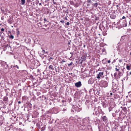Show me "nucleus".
<instances>
[{
    "mask_svg": "<svg viewBox=\"0 0 131 131\" xmlns=\"http://www.w3.org/2000/svg\"><path fill=\"white\" fill-rule=\"evenodd\" d=\"M70 118V119L72 120L74 122L77 123H79L81 120V119L79 118H78L77 116H75L74 117H71Z\"/></svg>",
    "mask_w": 131,
    "mask_h": 131,
    "instance_id": "1",
    "label": "nucleus"
},
{
    "mask_svg": "<svg viewBox=\"0 0 131 131\" xmlns=\"http://www.w3.org/2000/svg\"><path fill=\"white\" fill-rule=\"evenodd\" d=\"M117 73L116 72H115L114 74V76L115 78L118 79L120 78V77L122 76L123 74L121 72L118 71L117 75Z\"/></svg>",
    "mask_w": 131,
    "mask_h": 131,
    "instance_id": "2",
    "label": "nucleus"
},
{
    "mask_svg": "<svg viewBox=\"0 0 131 131\" xmlns=\"http://www.w3.org/2000/svg\"><path fill=\"white\" fill-rule=\"evenodd\" d=\"M83 122L84 123V125H86L88 124L89 122V117H86L83 119Z\"/></svg>",
    "mask_w": 131,
    "mask_h": 131,
    "instance_id": "3",
    "label": "nucleus"
},
{
    "mask_svg": "<svg viewBox=\"0 0 131 131\" xmlns=\"http://www.w3.org/2000/svg\"><path fill=\"white\" fill-rule=\"evenodd\" d=\"M104 72H99V73L97 74L96 78L100 79L101 78H103V74Z\"/></svg>",
    "mask_w": 131,
    "mask_h": 131,
    "instance_id": "4",
    "label": "nucleus"
},
{
    "mask_svg": "<svg viewBox=\"0 0 131 131\" xmlns=\"http://www.w3.org/2000/svg\"><path fill=\"white\" fill-rule=\"evenodd\" d=\"M107 85V84L105 81L102 82L100 84L101 86L102 87H106Z\"/></svg>",
    "mask_w": 131,
    "mask_h": 131,
    "instance_id": "5",
    "label": "nucleus"
},
{
    "mask_svg": "<svg viewBox=\"0 0 131 131\" xmlns=\"http://www.w3.org/2000/svg\"><path fill=\"white\" fill-rule=\"evenodd\" d=\"M75 86L78 88L80 87L82 85L81 82L80 81L75 83Z\"/></svg>",
    "mask_w": 131,
    "mask_h": 131,
    "instance_id": "6",
    "label": "nucleus"
},
{
    "mask_svg": "<svg viewBox=\"0 0 131 131\" xmlns=\"http://www.w3.org/2000/svg\"><path fill=\"white\" fill-rule=\"evenodd\" d=\"M73 109L75 111L77 112H79L82 110L81 108H79L77 106L75 107Z\"/></svg>",
    "mask_w": 131,
    "mask_h": 131,
    "instance_id": "7",
    "label": "nucleus"
},
{
    "mask_svg": "<svg viewBox=\"0 0 131 131\" xmlns=\"http://www.w3.org/2000/svg\"><path fill=\"white\" fill-rule=\"evenodd\" d=\"M101 118L103 121L105 122L107 121V118L106 116H102Z\"/></svg>",
    "mask_w": 131,
    "mask_h": 131,
    "instance_id": "8",
    "label": "nucleus"
},
{
    "mask_svg": "<svg viewBox=\"0 0 131 131\" xmlns=\"http://www.w3.org/2000/svg\"><path fill=\"white\" fill-rule=\"evenodd\" d=\"M94 82V81L93 79L91 78H90L88 81V83L89 84H93Z\"/></svg>",
    "mask_w": 131,
    "mask_h": 131,
    "instance_id": "9",
    "label": "nucleus"
},
{
    "mask_svg": "<svg viewBox=\"0 0 131 131\" xmlns=\"http://www.w3.org/2000/svg\"><path fill=\"white\" fill-rule=\"evenodd\" d=\"M121 45L120 43H118L117 46V48L118 50H120L121 49Z\"/></svg>",
    "mask_w": 131,
    "mask_h": 131,
    "instance_id": "10",
    "label": "nucleus"
},
{
    "mask_svg": "<svg viewBox=\"0 0 131 131\" xmlns=\"http://www.w3.org/2000/svg\"><path fill=\"white\" fill-rule=\"evenodd\" d=\"M116 67L115 68V70L116 71H119V70L120 69V68L119 67H118L117 66H116Z\"/></svg>",
    "mask_w": 131,
    "mask_h": 131,
    "instance_id": "11",
    "label": "nucleus"
},
{
    "mask_svg": "<svg viewBox=\"0 0 131 131\" xmlns=\"http://www.w3.org/2000/svg\"><path fill=\"white\" fill-rule=\"evenodd\" d=\"M49 69H51L52 70H54V69L52 65H50L49 67Z\"/></svg>",
    "mask_w": 131,
    "mask_h": 131,
    "instance_id": "12",
    "label": "nucleus"
},
{
    "mask_svg": "<svg viewBox=\"0 0 131 131\" xmlns=\"http://www.w3.org/2000/svg\"><path fill=\"white\" fill-rule=\"evenodd\" d=\"M126 68L128 70H130L131 69L130 66L128 65L126 66Z\"/></svg>",
    "mask_w": 131,
    "mask_h": 131,
    "instance_id": "13",
    "label": "nucleus"
},
{
    "mask_svg": "<svg viewBox=\"0 0 131 131\" xmlns=\"http://www.w3.org/2000/svg\"><path fill=\"white\" fill-rule=\"evenodd\" d=\"M21 3L22 5H24L25 4V0H21Z\"/></svg>",
    "mask_w": 131,
    "mask_h": 131,
    "instance_id": "14",
    "label": "nucleus"
},
{
    "mask_svg": "<svg viewBox=\"0 0 131 131\" xmlns=\"http://www.w3.org/2000/svg\"><path fill=\"white\" fill-rule=\"evenodd\" d=\"M117 85H116V84H115V85H114H114L113 86V88L114 89H116L117 88Z\"/></svg>",
    "mask_w": 131,
    "mask_h": 131,
    "instance_id": "15",
    "label": "nucleus"
},
{
    "mask_svg": "<svg viewBox=\"0 0 131 131\" xmlns=\"http://www.w3.org/2000/svg\"><path fill=\"white\" fill-rule=\"evenodd\" d=\"M81 59H82V61H84L85 60V57L82 56L81 57Z\"/></svg>",
    "mask_w": 131,
    "mask_h": 131,
    "instance_id": "16",
    "label": "nucleus"
},
{
    "mask_svg": "<svg viewBox=\"0 0 131 131\" xmlns=\"http://www.w3.org/2000/svg\"><path fill=\"white\" fill-rule=\"evenodd\" d=\"M14 38V37L12 35H11L10 36H9V38H10V39H13Z\"/></svg>",
    "mask_w": 131,
    "mask_h": 131,
    "instance_id": "17",
    "label": "nucleus"
},
{
    "mask_svg": "<svg viewBox=\"0 0 131 131\" xmlns=\"http://www.w3.org/2000/svg\"><path fill=\"white\" fill-rule=\"evenodd\" d=\"M111 17L113 19L115 18V16L114 15H113V17H112V15L111 16Z\"/></svg>",
    "mask_w": 131,
    "mask_h": 131,
    "instance_id": "18",
    "label": "nucleus"
},
{
    "mask_svg": "<svg viewBox=\"0 0 131 131\" xmlns=\"http://www.w3.org/2000/svg\"><path fill=\"white\" fill-rule=\"evenodd\" d=\"M13 67H16L18 69H19V67L17 65L14 66Z\"/></svg>",
    "mask_w": 131,
    "mask_h": 131,
    "instance_id": "19",
    "label": "nucleus"
},
{
    "mask_svg": "<svg viewBox=\"0 0 131 131\" xmlns=\"http://www.w3.org/2000/svg\"><path fill=\"white\" fill-rule=\"evenodd\" d=\"M60 22H61L63 23H64V21L63 20H62L60 21Z\"/></svg>",
    "mask_w": 131,
    "mask_h": 131,
    "instance_id": "20",
    "label": "nucleus"
},
{
    "mask_svg": "<svg viewBox=\"0 0 131 131\" xmlns=\"http://www.w3.org/2000/svg\"><path fill=\"white\" fill-rule=\"evenodd\" d=\"M67 110V108H64L63 110V111H65Z\"/></svg>",
    "mask_w": 131,
    "mask_h": 131,
    "instance_id": "21",
    "label": "nucleus"
},
{
    "mask_svg": "<svg viewBox=\"0 0 131 131\" xmlns=\"http://www.w3.org/2000/svg\"><path fill=\"white\" fill-rule=\"evenodd\" d=\"M4 28H2L1 29V31H4Z\"/></svg>",
    "mask_w": 131,
    "mask_h": 131,
    "instance_id": "22",
    "label": "nucleus"
},
{
    "mask_svg": "<svg viewBox=\"0 0 131 131\" xmlns=\"http://www.w3.org/2000/svg\"><path fill=\"white\" fill-rule=\"evenodd\" d=\"M122 62V60L121 59H120V60H119V63H121V62Z\"/></svg>",
    "mask_w": 131,
    "mask_h": 131,
    "instance_id": "23",
    "label": "nucleus"
},
{
    "mask_svg": "<svg viewBox=\"0 0 131 131\" xmlns=\"http://www.w3.org/2000/svg\"><path fill=\"white\" fill-rule=\"evenodd\" d=\"M72 62L70 64H68V66H70L71 65H72Z\"/></svg>",
    "mask_w": 131,
    "mask_h": 131,
    "instance_id": "24",
    "label": "nucleus"
},
{
    "mask_svg": "<svg viewBox=\"0 0 131 131\" xmlns=\"http://www.w3.org/2000/svg\"><path fill=\"white\" fill-rule=\"evenodd\" d=\"M125 17L124 16H123L122 17V18L121 19H121H125Z\"/></svg>",
    "mask_w": 131,
    "mask_h": 131,
    "instance_id": "25",
    "label": "nucleus"
},
{
    "mask_svg": "<svg viewBox=\"0 0 131 131\" xmlns=\"http://www.w3.org/2000/svg\"><path fill=\"white\" fill-rule=\"evenodd\" d=\"M69 23L68 22H67L66 23V24L67 25H69Z\"/></svg>",
    "mask_w": 131,
    "mask_h": 131,
    "instance_id": "26",
    "label": "nucleus"
},
{
    "mask_svg": "<svg viewBox=\"0 0 131 131\" xmlns=\"http://www.w3.org/2000/svg\"><path fill=\"white\" fill-rule=\"evenodd\" d=\"M102 51L103 52H105V49H102Z\"/></svg>",
    "mask_w": 131,
    "mask_h": 131,
    "instance_id": "27",
    "label": "nucleus"
},
{
    "mask_svg": "<svg viewBox=\"0 0 131 131\" xmlns=\"http://www.w3.org/2000/svg\"><path fill=\"white\" fill-rule=\"evenodd\" d=\"M64 19L66 20H67V18L66 17H65L64 18Z\"/></svg>",
    "mask_w": 131,
    "mask_h": 131,
    "instance_id": "28",
    "label": "nucleus"
},
{
    "mask_svg": "<svg viewBox=\"0 0 131 131\" xmlns=\"http://www.w3.org/2000/svg\"><path fill=\"white\" fill-rule=\"evenodd\" d=\"M62 62H65V61L64 60H62Z\"/></svg>",
    "mask_w": 131,
    "mask_h": 131,
    "instance_id": "29",
    "label": "nucleus"
},
{
    "mask_svg": "<svg viewBox=\"0 0 131 131\" xmlns=\"http://www.w3.org/2000/svg\"><path fill=\"white\" fill-rule=\"evenodd\" d=\"M111 61H110V60H108V61H107V62L108 63H110V62Z\"/></svg>",
    "mask_w": 131,
    "mask_h": 131,
    "instance_id": "30",
    "label": "nucleus"
},
{
    "mask_svg": "<svg viewBox=\"0 0 131 131\" xmlns=\"http://www.w3.org/2000/svg\"><path fill=\"white\" fill-rule=\"evenodd\" d=\"M4 100L5 101H7V99L5 98H4Z\"/></svg>",
    "mask_w": 131,
    "mask_h": 131,
    "instance_id": "31",
    "label": "nucleus"
},
{
    "mask_svg": "<svg viewBox=\"0 0 131 131\" xmlns=\"http://www.w3.org/2000/svg\"><path fill=\"white\" fill-rule=\"evenodd\" d=\"M44 20L45 21H47V20H46V18H45L44 19Z\"/></svg>",
    "mask_w": 131,
    "mask_h": 131,
    "instance_id": "32",
    "label": "nucleus"
},
{
    "mask_svg": "<svg viewBox=\"0 0 131 131\" xmlns=\"http://www.w3.org/2000/svg\"><path fill=\"white\" fill-rule=\"evenodd\" d=\"M19 131H22L21 129H19Z\"/></svg>",
    "mask_w": 131,
    "mask_h": 131,
    "instance_id": "33",
    "label": "nucleus"
},
{
    "mask_svg": "<svg viewBox=\"0 0 131 131\" xmlns=\"http://www.w3.org/2000/svg\"><path fill=\"white\" fill-rule=\"evenodd\" d=\"M49 59H50L49 60H50V59H52L53 58L52 57H50Z\"/></svg>",
    "mask_w": 131,
    "mask_h": 131,
    "instance_id": "34",
    "label": "nucleus"
},
{
    "mask_svg": "<svg viewBox=\"0 0 131 131\" xmlns=\"http://www.w3.org/2000/svg\"><path fill=\"white\" fill-rule=\"evenodd\" d=\"M112 94H112V93H111H111H110V95H112Z\"/></svg>",
    "mask_w": 131,
    "mask_h": 131,
    "instance_id": "35",
    "label": "nucleus"
},
{
    "mask_svg": "<svg viewBox=\"0 0 131 131\" xmlns=\"http://www.w3.org/2000/svg\"><path fill=\"white\" fill-rule=\"evenodd\" d=\"M39 5H41V3H39Z\"/></svg>",
    "mask_w": 131,
    "mask_h": 131,
    "instance_id": "36",
    "label": "nucleus"
},
{
    "mask_svg": "<svg viewBox=\"0 0 131 131\" xmlns=\"http://www.w3.org/2000/svg\"><path fill=\"white\" fill-rule=\"evenodd\" d=\"M18 103H20V101H19V102H18Z\"/></svg>",
    "mask_w": 131,
    "mask_h": 131,
    "instance_id": "37",
    "label": "nucleus"
},
{
    "mask_svg": "<svg viewBox=\"0 0 131 131\" xmlns=\"http://www.w3.org/2000/svg\"><path fill=\"white\" fill-rule=\"evenodd\" d=\"M73 111V112H74V111H73V110H71V111Z\"/></svg>",
    "mask_w": 131,
    "mask_h": 131,
    "instance_id": "38",
    "label": "nucleus"
},
{
    "mask_svg": "<svg viewBox=\"0 0 131 131\" xmlns=\"http://www.w3.org/2000/svg\"><path fill=\"white\" fill-rule=\"evenodd\" d=\"M43 50L44 52H45V50Z\"/></svg>",
    "mask_w": 131,
    "mask_h": 131,
    "instance_id": "39",
    "label": "nucleus"
},
{
    "mask_svg": "<svg viewBox=\"0 0 131 131\" xmlns=\"http://www.w3.org/2000/svg\"><path fill=\"white\" fill-rule=\"evenodd\" d=\"M17 131V130H16L15 131Z\"/></svg>",
    "mask_w": 131,
    "mask_h": 131,
    "instance_id": "40",
    "label": "nucleus"
},
{
    "mask_svg": "<svg viewBox=\"0 0 131 131\" xmlns=\"http://www.w3.org/2000/svg\"><path fill=\"white\" fill-rule=\"evenodd\" d=\"M85 47V45H84V47Z\"/></svg>",
    "mask_w": 131,
    "mask_h": 131,
    "instance_id": "41",
    "label": "nucleus"
},
{
    "mask_svg": "<svg viewBox=\"0 0 131 131\" xmlns=\"http://www.w3.org/2000/svg\"><path fill=\"white\" fill-rule=\"evenodd\" d=\"M95 110H96V109H94V111H95Z\"/></svg>",
    "mask_w": 131,
    "mask_h": 131,
    "instance_id": "42",
    "label": "nucleus"
},
{
    "mask_svg": "<svg viewBox=\"0 0 131 131\" xmlns=\"http://www.w3.org/2000/svg\"><path fill=\"white\" fill-rule=\"evenodd\" d=\"M130 74H131V72H130Z\"/></svg>",
    "mask_w": 131,
    "mask_h": 131,
    "instance_id": "43",
    "label": "nucleus"
},
{
    "mask_svg": "<svg viewBox=\"0 0 131 131\" xmlns=\"http://www.w3.org/2000/svg\"><path fill=\"white\" fill-rule=\"evenodd\" d=\"M75 6L76 7H77L78 6Z\"/></svg>",
    "mask_w": 131,
    "mask_h": 131,
    "instance_id": "44",
    "label": "nucleus"
}]
</instances>
